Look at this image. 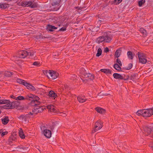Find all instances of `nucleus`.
Wrapping results in <instances>:
<instances>
[{
    "label": "nucleus",
    "mask_w": 153,
    "mask_h": 153,
    "mask_svg": "<svg viewBox=\"0 0 153 153\" xmlns=\"http://www.w3.org/2000/svg\"><path fill=\"white\" fill-rule=\"evenodd\" d=\"M112 39V35L109 31H106L104 32L103 35L99 36L96 40V42L98 44L102 42L110 43Z\"/></svg>",
    "instance_id": "1"
},
{
    "label": "nucleus",
    "mask_w": 153,
    "mask_h": 153,
    "mask_svg": "<svg viewBox=\"0 0 153 153\" xmlns=\"http://www.w3.org/2000/svg\"><path fill=\"white\" fill-rule=\"evenodd\" d=\"M6 100L3 102V104H6L5 105V108L6 109L13 108L17 107L19 105V102L17 101H14L13 102H11L9 100H3V101Z\"/></svg>",
    "instance_id": "2"
},
{
    "label": "nucleus",
    "mask_w": 153,
    "mask_h": 153,
    "mask_svg": "<svg viewBox=\"0 0 153 153\" xmlns=\"http://www.w3.org/2000/svg\"><path fill=\"white\" fill-rule=\"evenodd\" d=\"M98 18L99 19V21L101 23H104L105 22H107L110 19L109 17L106 15L104 14L98 15Z\"/></svg>",
    "instance_id": "3"
},
{
    "label": "nucleus",
    "mask_w": 153,
    "mask_h": 153,
    "mask_svg": "<svg viewBox=\"0 0 153 153\" xmlns=\"http://www.w3.org/2000/svg\"><path fill=\"white\" fill-rule=\"evenodd\" d=\"M138 57L139 59V62L142 64H145L147 60L145 58V55L143 53L138 52Z\"/></svg>",
    "instance_id": "4"
},
{
    "label": "nucleus",
    "mask_w": 153,
    "mask_h": 153,
    "mask_svg": "<svg viewBox=\"0 0 153 153\" xmlns=\"http://www.w3.org/2000/svg\"><path fill=\"white\" fill-rule=\"evenodd\" d=\"M103 126V123L101 120L97 121L95 123V128L92 131V133H94L95 132L100 129Z\"/></svg>",
    "instance_id": "5"
},
{
    "label": "nucleus",
    "mask_w": 153,
    "mask_h": 153,
    "mask_svg": "<svg viewBox=\"0 0 153 153\" xmlns=\"http://www.w3.org/2000/svg\"><path fill=\"white\" fill-rule=\"evenodd\" d=\"M58 125L59 124L56 121L52 123V125L50 127V128L52 132H54L55 133L57 132Z\"/></svg>",
    "instance_id": "6"
},
{
    "label": "nucleus",
    "mask_w": 153,
    "mask_h": 153,
    "mask_svg": "<svg viewBox=\"0 0 153 153\" xmlns=\"http://www.w3.org/2000/svg\"><path fill=\"white\" fill-rule=\"evenodd\" d=\"M40 98L38 96L32 94H30L26 96V100L32 101L33 100H35V101L39 100Z\"/></svg>",
    "instance_id": "7"
},
{
    "label": "nucleus",
    "mask_w": 153,
    "mask_h": 153,
    "mask_svg": "<svg viewBox=\"0 0 153 153\" xmlns=\"http://www.w3.org/2000/svg\"><path fill=\"white\" fill-rule=\"evenodd\" d=\"M49 75L50 76L51 79H55L59 76V74L58 73L54 71L49 70Z\"/></svg>",
    "instance_id": "8"
},
{
    "label": "nucleus",
    "mask_w": 153,
    "mask_h": 153,
    "mask_svg": "<svg viewBox=\"0 0 153 153\" xmlns=\"http://www.w3.org/2000/svg\"><path fill=\"white\" fill-rule=\"evenodd\" d=\"M61 1V0H54L52 4V6L56 7V8L53 7L54 10L57 11L59 9V7H57L56 6H58L59 5V3Z\"/></svg>",
    "instance_id": "9"
},
{
    "label": "nucleus",
    "mask_w": 153,
    "mask_h": 153,
    "mask_svg": "<svg viewBox=\"0 0 153 153\" xmlns=\"http://www.w3.org/2000/svg\"><path fill=\"white\" fill-rule=\"evenodd\" d=\"M29 52L23 50H20V58H25L29 55Z\"/></svg>",
    "instance_id": "10"
},
{
    "label": "nucleus",
    "mask_w": 153,
    "mask_h": 153,
    "mask_svg": "<svg viewBox=\"0 0 153 153\" xmlns=\"http://www.w3.org/2000/svg\"><path fill=\"white\" fill-rule=\"evenodd\" d=\"M43 134L44 136L47 138H50L52 135L51 131L47 129L44 130Z\"/></svg>",
    "instance_id": "11"
},
{
    "label": "nucleus",
    "mask_w": 153,
    "mask_h": 153,
    "mask_svg": "<svg viewBox=\"0 0 153 153\" xmlns=\"http://www.w3.org/2000/svg\"><path fill=\"white\" fill-rule=\"evenodd\" d=\"M30 150L28 146H23L20 145V152L22 153H26Z\"/></svg>",
    "instance_id": "12"
},
{
    "label": "nucleus",
    "mask_w": 153,
    "mask_h": 153,
    "mask_svg": "<svg viewBox=\"0 0 153 153\" xmlns=\"http://www.w3.org/2000/svg\"><path fill=\"white\" fill-rule=\"evenodd\" d=\"M57 28V27L49 24L48 25L46 26V29L48 32H53L54 31V30L56 29Z\"/></svg>",
    "instance_id": "13"
},
{
    "label": "nucleus",
    "mask_w": 153,
    "mask_h": 153,
    "mask_svg": "<svg viewBox=\"0 0 153 153\" xmlns=\"http://www.w3.org/2000/svg\"><path fill=\"white\" fill-rule=\"evenodd\" d=\"M48 95L50 98H52V99H54L55 98H56L57 96L56 94L53 91H50Z\"/></svg>",
    "instance_id": "14"
},
{
    "label": "nucleus",
    "mask_w": 153,
    "mask_h": 153,
    "mask_svg": "<svg viewBox=\"0 0 153 153\" xmlns=\"http://www.w3.org/2000/svg\"><path fill=\"white\" fill-rule=\"evenodd\" d=\"M28 7H30L32 8H34L37 7L38 4L34 1H29L28 2Z\"/></svg>",
    "instance_id": "15"
},
{
    "label": "nucleus",
    "mask_w": 153,
    "mask_h": 153,
    "mask_svg": "<svg viewBox=\"0 0 153 153\" xmlns=\"http://www.w3.org/2000/svg\"><path fill=\"white\" fill-rule=\"evenodd\" d=\"M113 76L114 78L116 79H118L119 80H123V79H124L123 75L117 73H114L113 74Z\"/></svg>",
    "instance_id": "16"
},
{
    "label": "nucleus",
    "mask_w": 153,
    "mask_h": 153,
    "mask_svg": "<svg viewBox=\"0 0 153 153\" xmlns=\"http://www.w3.org/2000/svg\"><path fill=\"white\" fill-rule=\"evenodd\" d=\"M34 108V109L32 110V112L35 113L36 114H37L38 113H41L43 110V109L41 107H39Z\"/></svg>",
    "instance_id": "17"
},
{
    "label": "nucleus",
    "mask_w": 153,
    "mask_h": 153,
    "mask_svg": "<svg viewBox=\"0 0 153 153\" xmlns=\"http://www.w3.org/2000/svg\"><path fill=\"white\" fill-rule=\"evenodd\" d=\"M144 130L145 132H147L148 134H150L151 132L152 129H153L152 128V127L151 126H146L144 128Z\"/></svg>",
    "instance_id": "18"
},
{
    "label": "nucleus",
    "mask_w": 153,
    "mask_h": 153,
    "mask_svg": "<svg viewBox=\"0 0 153 153\" xmlns=\"http://www.w3.org/2000/svg\"><path fill=\"white\" fill-rule=\"evenodd\" d=\"M16 136L15 133H13L10 136L9 138V142H11L12 141L15 140L17 138Z\"/></svg>",
    "instance_id": "19"
},
{
    "label": "nucleus",
    "mask_w": 153,
    "mask_h": 153,
    "mask_svg": "<svg viewBox=\"0 0 153 153\" xmlns=\"http://www.w3.org/2000/svg\"><path fill=\"white\" fill-rule=\"evenodd\" d=\"M122 48L117 49L115 52L114 56L116 58H118L120 57L122 51Z\"/></svg>",
    "instance_id": "20"
},
{
    "label": "nucleus",
    "mask_w": 153,
    "mask_h": 153,
    "mask_svg": "<svg viewBox=\"0 0 153 153\" xmlns=\"http://www.w3.org/2000/svg\"><path fill=\"white\" fill-rule=\"evenodd\" d=\"M121 66L118 64L115 63L113 65V67L115 70L119 71H123L121 70L122 68L120 67Z\"/></svg>",
    "instance_id": "21"
},
{
    "label": "nucleus",
    "mask_w": 153,
    "mask_h": 153,
    "mask_svg": "<svg viewBox=\"0 0 153 153\" xmlns=\"http://www.w3.org/2000/svg\"><path fill=\"white\" fill-rule=\"evenodd\" d=\"M40 102L38 100L35 101V100H33L31 101L29 104L32 106H35L39 105Z\"/></svg>",
    "instance_id": "22"
},
{
    "label": "nucleus",
    "mask_w": 153,
    "mask_h": 153,
    "mask_svg": "<svg viewBox=\"0 0 153 153\" xmlns=\"http://www.w3.org/2000/svg\"><path fill=\"white\" fill-rule=\"evenodd\" d=\"M26 87L28 89L30 90L35 91L36 90L35 88L30 83H28V85H27Z\"/></svg>",
    "instance_id": "23"
},
{
    "label": "nucleus",
    "mask_w": 153,
    "mask_h": 153,
    "mask_svg": "<svg viewBox=\"0 0 153 153\" xmlns=\"http://www.w3.org/2000/svg\"><path fill=\"white\" fill-rule=\"evenodd\" d=\"M100 71L105 73L106 74H112V71L109 69H102L100 70Z\"/></svg>",
    "instance_id": "24"
},
{
    "label": "nucleus",
    "mask_w": 153,
    "mask_h": 153,
    "mask_svg": "<svg viewBox=\"0 0 153 153\" xmlns=\"http://www.w3.org/2000/svg\"><path fill=\"white\" fill-rule=\"evenodd\" d=\"M95 110L99 113L103 114L105 113V110L102 108L100 107H96Z\"/></svg>",
    "instance_id": "25"
},
{
    "label": "nucleus",
    "mask_w": 153,
    "mask_h": 153,
    "mask_svg": "<svg viewBox=\"0 0 153 153\" xmlns=\"http://www.w3.org/2000/svg\"><path fill=\"white\" fill-rule=\"evenodd\" d=\"M9 120L8 117H5L4 118L1 119V122L3 124H7L9 122Z\"/></svg>",
    "instance_id": "26"
},
{
    "label": "nucleus",
    "mask_w": 153,
    "mask_h": 153,
    "mask_svg": "<svg viewBox=\"0 0 153 153\" xmlns=\"http://www.w3.org/2000/svg\"><path fill=\"white\" fill-rule=\"evenodd\" d=\"M11 98L16 100H19V95L16 94V93H14L13 94L10 96Z\"/></svg>",
    "instance_id": "27"
},
{
    "label": "nucleus",
    "mask_w": 153,
    "mask_h": 153,
    "mask_svg": "<svg viewBox=\"0 0 153 153\" xmlns=\"http://www.w3.org/2000/svg\"><path fill=\"white\" fill-rule=\"evenodd\" d=\"M127 55L128 58L131 59H132L133 58L134 54L131 51H128Z\"/></svg>",
    "instance_id": "28"
},
{
    "label": "nucleus",
    "mask_w": 153,
    "mask_h": 153,
    "mask_svg": "<svg viewBox=\"0 0 153 153\" xmlns=\"http://www.w3.org/2000/svg\"><path fill=\"white\" fill-rule=\"evenodd\" d=\"M140 32L142 34V36L144 37L147 36V33L146 30H145L143 28H140L139 30Z\"/></svg>",
    "instance_id": "29"
},
{
    "label": "nucleus",
    "mask_w": 153,
    "mask_h": 153,
    "mask_svg": "<svg viewBox=\"0 0 153 153\" xmlns=\"http://www.w3.org/2000/svg\"><path fill=\"white\" fill-rule=\"evenodd\" d=\"M152 110L151 108L143 109V117H144V116H146V113L149 112V114L150 111H153V110Z\"/></svg>",
    "instance_id": "30"
},
{
    "label": "nucleus",
    "mask_w": 153,
    "mask_h": 153,
    "mask_svg": "<svg viewBox=\"0 0 153 153\" xmlns=\"http://www.w3.org/2000/svg\"><path fill=\"white\" fill-rule=\"evenodd\" d=\"M25 135L24 133V131L22 128H20V138L22 139H25Z\"/></svg>",
    "instance_id": "31"
},
{
    "label": "nucleus",
    "mask_w": 153,
    "mask_h": 153,
    "mask_svg": "<svg viewBox=\"0 0 153 153\" xmlns=\"http://www.w3.org/2000/svg\"><path fill=\"white\" fill-rule=\"evenodd\" d=\"M85 77L89 78V79L91 80H93L94 79V75L90 73H87L86 75H85Z\"/></svg>",
    "instance_id": "32"
},
{
    "label": "nucleus",
    "mask_w": 153,
    "mask_h": 153,
    "mask_svg": "<svg viewBox=\"0 0 153 153\" xmlns=\"http://www.w3.org/2000/svg\"><path fill=\"white\" fill-rule=\"evenodd\" d=\"M27 114L26 115H21L20 116V120H21L22 122L27 121Z\"/></svg>",
    "instance_id": "33"
},
{
    "label": "nucleus",
    "mask_w": 153,
    "mask_h": 153,
    "mask_svg": "<svg viewBox=\"0 0 153 153\" xmlns=\"http://www.w3.org/2000/svg\"><path fill=\"white\" fill-rule=\"evenodd\" d=\"M79 72L81 74L85 76V75H86V74H87L86 72V71L83 68H80L79 70Z\"/></svg>",
    "instance_id": "34"
},
{
    "label": "nucleus",
    "mask_w": 153,
    "mask_h": 153,
    "mask_svg": "<svg viewBox=\"0 0 153 153\" xmlns=\"http://www.w3.org/2000/svg\"><path fill=\"white\" fill-rule=\"evenodd\" d=\"M20 84L23 85L26 87L27 85H28V82L25 80L20 79Z\"/></svg>",
    "instance_id": "35"
},
{
    "label": "nucleus",
    "mask_w": 153,
    "mask_h": 153,
    "mask_svg": "<svg viewBox=\"0 0 153 153\" xmlns=\"http://www.w3.org/2000/svg\"><path fill=\"white\" fill-rule=\"evenodd\" d=\"M68 25V23H67L63 27L60 29L58 31H64L66 30V28Z\"/></svg>",
    "instance_id": "36"
},
{
    "label": "nucleus",
    "mask_w": 153,
    "mask_h": 153,
    "mask_svg": "<svg viewBox=\"0 0 153 153\" xmlns=\"http://www.w3.org/2000/svg\"><path fill=\"white\" fill-rule=\"evenodd\" d=\"M133 67V64L131 63H129L128 64V66L125 67L123 68L126 70H129L131 69Z\"/></svg>",
    "instance_id": "37"
},
{
    "label": "nucleus",
    "mask_w": 153,
    "mask_h": 153,
    "mask_svg": "<svg viewBox=\"0 0 153 153\" xmlns=\"http://www.w3.org/2000/svg\"><path fill=\"white\" fill-rule=\"evenodd\" d=\"M102 53V50L100 48H99L98 49L96 56L97 57H99L101 55Z\"/></svg>",
    "instance_id": "38"
},
{
    "label": "nucleus",
    "mask_w": 153,
    "mask_h": 153,
    "mask_svg": "<svg viewBox=\"0 0 153 153\" xmlns=\"http://www.w3.org/2000/svg\"><path fill=\"white\" fill-rule=\"evenodd\" d=\"M13 75V73L9 71H7L5 72V76L7 77H10Z\"/></svg>",
    "instance_id": "39"
},
{
    "label": "nucleus",
    "mask_w": 153,
    "mask_h": 153,
    "mask_svg": "<svg viewBox=\"0 0 153 153\" xmlns=\"http://www.w3.org/2000/svg\"><path fill=\"white\" fill-rule=\"evenodd\" d=\"M151 109H152V110H153V107L152 108H151ZM153 114V111H150V113L149 114V113H147L146 114V116H144V117H149L152 115Z\"/></svg>",
    "instance_id": "40"
},
{
    "label": "nucleus",
    "mask_w": 153,
    "mask_h": 153,
    "mask_svg": "<svg viewBox=\"0 0 153 153\" xmlns=\"http://www.w3.org/2000/svg\"><path fill=\"white\" fill-rule=\"evenodd\" d=\"M77 99L79 102L81 103L84 102L86 100V99L82 98L81 97H78Z\"/></svg>",
    "instance_id": "41"
},
{
    "label": "nucleus",
    "mask_w": 153,
    "mask_h": 153,
    "mask_svg": "<svg viewBox=\"0 0 153 153\" xmlns=\"http://www.w3.org/2000/svg\"><path fill=\"white\" fill-rule=\"evenodd\" d=\"M122 0H114L113 1V4L116 5L119 4L122 1Z\"/></svg>",
    "instance_id": "42"
},
{
    "label": "nucleus",
    "mask_w": 153,
    "mask_h": 153,
    "mask_svg": "<svg viewBox=\"0 0 153 153\" xmlns=\"http://www.w3.org/2000/svg\"><path fill=\"white\" fill-rule=\"evenodd\" d=\"M145 0H141L139 1L138 2V5L139 7L142 6L143 4L145 2Z\"/></svg>",
    "instance_id": "43"
},
{
    "label": "nucleus",
    "mask_w": 153,
    "mask_h": 153,
    "mask_svg": "<svg viewBox=\"0 0 153 153\" xmlns=\"http://www.w3.org/2000/svg\"><path fill=\"white\" fill-rule=\"evenodd\" d=\"M143 109L140 110H138L136 112V114L138 116L142 115L143 114Z\"/></svg>",
    "instance_id": "44"
},
{
    "label": "nucleus",
    "mask_w": 153,
    "mask_h": 153,
    "mask_svg": "<svg viewBox=\"0 0 153 153\" xmlns=\"http://www.w3.org/2000/svg\"><path fill=\"white\" fill-rule=\"evenodd\" d=\"M28 2L22 1L21 3V5L22 6L24 7H28V4H27Z\"/></svg>",
    "instance_id": "45"
},
{
    "label": "nucleus",
    "mask_w": 153,
    "mask_h": 153,
    "mask_svg": "<svg viewBox=\"0 0 153 153\" xmlns=\"http://www.w3.org/2000/svg\"><path fill=\"white\" fill-rule=\"evenodd\" d=\"M7 4H6L5 3H1V6H0V8L5 9L7 7Z\"/></svg>",
    "instance_id": "46"
},
{
    "label": "nucleus",
    "mask_w": 153,
    "mask_h": 153,
    "mask_svg": "<svg viewBox=\"0 0 153 153\" xmlns=\"http://www.w3.org/2000/svg\"><path fill=\"white\" fill-rule=\"evenodd\" d=\"M123 75L124 76H123V77L124 79H123L124 81L128 80L130 77L129 76V75L126 76L124 74H123Z\"/></svg>",
    "instance_id": "47"
},
{
    "label": "nucleus",
    "mask_w": 153,
    "mask_h": 153,
    "mask_svg": "<svg viewBox=\"0 0 153 153\" xmlns=\"http://www.w3.org/2000/svg\"><path fill=\"white\" fill-rule=\"evenodd\" d=\"M76 76L75 74L72 75L70 77V79L72 80H74L76 78Z\"/></svg>",
    "instance_id": "48"
},
{
    "label": "nucleus",
    "mask_w": 153,
    "mask_h": 153,
    "mask_svg": "<svg viewBox=\"0 0 153 153\" xmlns=\"http://www.w3.org/2000/svg\"><path fill=\"white\" fill-rule=\"evenodd\" d=\"M116 63L118 64V65H119L120 66H122V63L120 61V60L118 59L117 58L116 60Z\"/></svg>",
    "instance_id": "49"
},
{
    "label": "nucleus",
    "mask_w": 153,
    "mask_h": 153,
    "mask_svg": "<svg viewBox=\"0 0 153 153\" xmlns=\"http://www.w3.org/2000/svg\"><path fill=\"white\" fill-rule=\"evenodd\" d=\"M14 60H15V62H16L17 63H18V62L19 61V57L17 56H14Z\"/></svg>",
    "instance_id": "50"
},
{
    "label": "nucleus",
    "mask_w": 153,
    "mask_h": 153,
    "mask_svg": "<svg viewBox=\"0 0 153 153\" xmlns=\"http://www.w3.org/2000/svg\"><path fill=\"white\" fill-rule=\"evenodd\" d=\"M8 133V132L7 131H2V133H1V137H3L4 136L7 134Z\"/></svg>",
    "instance_id": "51"
},
{
    "label": "nucleus",
    "mask_w": 153,
    "mask_h": 153,
    "mask_svg": "<svg viewBox=\"0 0 153 153\" xmlns=\"http://www.w3.org/2000/svg\"><path fill=\"white\" fill-rule=\"evenodd\" d=\"M49 72H48V70H43V73L44 74L46 75L47 76V77H48V74H49Z\"/></svg>",
    "instance_id": "52"
},
{
    "label": "nucleus",
    "mask_w": 153,
    "mask_h": 153,
    "mask_svg": "<svg viewBox=\"0 0 153 153\" xmlns=\"http://www.w3.org/2000/svg\"><path fill=\"white\" fill-rule=\"evenodd\" d=\"M42 34H40L39 35H38L36 36V38L37 39H42Z\"/></svg>",
    "instance_id": "53"
},
{
    "label": "nucleus",
    "mask_w": 153,
    "mask_h": 153,
    "mask_svg": "<svg viewBox=\"0 0 153 153\" xmlns=\"http://www.w3.org/2000/svg\"><path fill=\"white\" fill-rule=\"evenodd\" d=\"M50 111L51 112H53L55 113H57V111L53 107H53L52 109H51Z\"/></svg>",
    "instance_id": "54"
},
{
    "label": "nucleus",
    "mask_w": 153,
    "mask_h": 153,
    "mask_svg": "<svg viewBox=\"0 0 153 153\" xmlns=\"http://www.w3.org/2000/svg\"><path fill=\"white\" fill-rule=\"evenodd\" d=\"M26 100V96L25 97H24L22 96H20V100Z\"/></svg>",
    "instance_id": "55"
},
{
    "label": "nucleus",
    "mask_w": 153,
    "mask_h": 153,
    "mask_svg": "<svg viewBox=\"0 0 153 153\" xmlns=\"http://www.w3.org/2000/svg\"><path fill=\"white\" fill-rule=\"evenodd\" d=\"M109 51V48L108 47H106L104 48V52L105 53H107Z\"/></svg>",
    "instance_id": "56"
},
{
    "label": "nucleus",
    "mask_w": 153,
    "mask_h": 153,
    "mask_svg": "<svg viewBox=\"0 0 153 153\" xmlns=\"http://www.w3.org/2000/svg\"><path fill=\"white\" fill-rule=\"evenodd\" d=\"M39 64V63L38 62L35 61L33 63V65H34L38 66Z\"/></svg>",
    "instance_id": "57"
},
{
    "label": "nucleus",
    "mask_w": 153,
    "mask_h": 153,
    "mask_svg": "<svg viewBox=\"0 0 153 153\" xmlns=\"http://www.w3.org/2000/svg\"><path fill=\"white\" fill-rule=\"evenodd\" d=\"M135 76H134V75H131L130 77V79L131 80H134L135 78Z\"/></svg>",
    "instance_id": "58"
},
{
    "label": "nucleus",
    "mask_w": 153,
    "mask_h": 153,
    "mask_svg": "<svg viewBox=\"0 0 153 153\" xmlns=\"http://www.w3.org/2000/svg\"><path fill=\"white\" fill-rule=\"evenodd\" d=\"M29 53H30V55L31 56H33L34 54V53L33 51L30 52Z\"/></svg>",
    "instance_id": "59"
},
{
    "label": "nucleus",
    "mask_w": 153,
    "mask_h": 153,
    "mask_svg": "<svg viewBox=\"0 0 153 153\" xmlns=\"http://www.w3.org/2000/svg\"><path fill=\"white\" fill-rule=\"evenodd\" d=\"M108 5V3H105L104 4L102 7L104 8V7H107Z\"/></svg>",
    "instance_id": "60"
},
{
    "label": "nucleus",
    "mask_w": 153,
    "mask_h": 153,
    "mask_svg": "<svg viewBox=\"0 0 153 153\" xmlns=\"http://www.w3.org/2000/svg\"><path fill=\"white\" fill-rule=\"evenodd\" d=\"M5 101H3V100H0V104H3V102H5Z\"/></svg>",
    "instance_id": "61"
},
{
    "label": "nucleus",
    "mask_w": 153,
    "mask_h": 153,
    "mask_svg": "<svg viewBox=\"0 0 153 153\" xmlns=\"http://www.w3.org/2000/svg\"><path fill=\"white\" fill-rule=\"evenodd\" d=\"M52 105L48 106V108L51 111V109L53 107Z\"/></svg>",
    "instance_id": "62"
},
{
    "label": "nucleus",
    "mask_w": 153,
    "mask_h": 153,
    "mask_svg": "<svg viewBox=\"0 0 153 153\" xmlns=\"http://www.w3.org/2000/svg\"><path fill=\"white\" fill-rule=\"evenodd\" d=\"M64 88H65V89H68V86L67 85H64Z\"/></svg>",
    "instance_id": "63"
},
{
    "label": "nucleus",
    "mask_w": 153,
    "mask_h": 153,
    "mask_svg": "<svg viewBox=\"0 0 153 153\" xmlns=\"http://www.w3.org/2000/svg\"><path fill=\"white\" fill-rule=\"evenodd\" d=\"M58 24H57V25L58 26H61V23H60V22H58Z\"/></svg>",
    "instance_id": "64"
}]
</instances>
